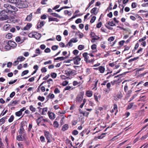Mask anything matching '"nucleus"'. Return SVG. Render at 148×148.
<instances>
[{
	"instance_id": "nucleus-1",
	"label": "nucleus",
	"mask_w": 148,
	"mask_h": 148,
	"mask_svg": "<svg viewBox=\"0 0 148 148\" xmlns=\"http://www.w3.org/2000/svg\"><path fill=\"white\" fill-rule=\"evenodd\" d=\"M10 2L14 4L19 8H26L28 5L25 0H9Z\"/></svg>"
},
{
	"instance_id": "nucleus-2",
	"label": "nucleus",
	"mask_w": 148,
	"mask_h": 148,
	"mask_svg": "<svg viewBox=\"0 0 148 148\" xmlns=\"http://www.w3.org/2000/svg\"><path fill=\"white\" fill-rule=\"evenodd\" d=\"M8 12L5 10H2L0 13V20L4 21L8 18Z\"/></svg>"
},
{
	"instance_id": "nucleus-3",
	"label": "nucleus",
	"mask_w": 148,
	"mask_h": 148,
	"mask_svg": "<svg viewBox=\"0 0 148 148\" xmlns=\"http://www.w3.org/2000/svg\"><path fill=\"white\" fill-rule=\"evenodd\" d=\"M78 40L76 38H73L69 40L68 43L65 46V47H67L68 46H69L70 47H72L73 45L72 44V43H75L77 42Z\"/></svg>"
},
{
	"instance_id": "nucleus-4",
	"label": "nucleus",
	"mask_w": 148,
	"mask_h": 148,
	"mask_svg": "<svg viewBox=\"0 0 148 148\" xmlns=\"http://www.w3.org/2000/svg\"><path fill=\"white\" fill-rule=\"evenodd\" d=\"M45 136L46 139L47 140V143H50L51 142L50 139L52 137V135L50 134L49 132L48 131L45 132Z\"/></svg>"
},
{
	"instance_id": "nucleus-5",
	"label": "nucleus",
	"mask_w": 148,
	"mask_h": 148,
	"mask_svg": "<svg viewBox=\"0 0 148 148\" xmlns=\"http://www.w3.org/2000/svg\"><path fill=\"white\" fill-rule=\"evenodd\" d=\"M119 75L116 76H115L114 78H116L114 80V82L116 84L121 82L123 80L121 79V75Z\"/></svg>"
},
{
	"instance_id": "nucleus-6",
	"label": "nucleus",
	"mask_w": 148,
	"mask_h": 148,
	"mask_svg": "<svg viewBox=\"0 0 148 148\" xmlns=\"http://www.w3.org/2000/svg\"><path fill=\"white\" fill-rule=\"evenodd\" d=\"M7 45H9L11 48H14L16 46V43L14 42L10 41L7 42Z\"/></svg>"
},
{
	"instance_id": "nucleus-7",
	"label": "nucleus",
	"mask_w": 148,
	"mask_h": 148,
	"mask_svg": "<svg viewBox=\"0 0 148 148\" xmlns=\"http://www.w3.org/2000/svg\"><path fill=\"white\" fill-rule=\"evenodd\" d=\"M23 123L22 122L21 123V125L20 127L19 130L18 131L19 134L21 135H22L25 131V130L23 128V127L24 126Z\"/></svg>"
},
{
	"instance_id": "nucleus-8",
	"label": "nucleus",
	"mask_w": 148,
	"mask_h": 148,
	"mask_svg": "<svg viewBox=\"0 0 148 148\" xmlns=\"http://www.w3.org/2000/svg\"><path fill=\"white\" fill-rule=\"evenodd\" d=\"M79 112L78 116L79 120L82 121L83 118V111L82 110L79 109Z\"/></svg>"
},
{
	"instance_id": "nucleus-9",
	"label": "nucleus",
	"mask_w": 148,
	"mask_h": 148,
	"mask_svg": "<svg viewBox=\"0 0 148 148\" xmlns=\"http://www.w3.org/2000/svg\"><path fill=\"white\" fill-rule=\"evenodd\" d=\"M4 7L7 9L8 11H11L12 10V6L10 5L8 3L5 4L4 5Z\"/></svg>"
},
{
	"instance_id": "nucleus-10",
	"label": "nucleus",
	"mask_w": 148,
	"mask_h": 148,
	"mask_svg": "<svg viewBox=\"0 0 148 148\" xmlns=\"http://www.w3.org/2000/svg\"><path fill=\"white\" fill-rule=\"evenodd\" d=\"M83 96L82 94H79L77 98L76 101L77 102H80L83 100Z\"/></svg>"
},
{
	"instance_id": "nucleus-11",
	"label": "nucleus",
	"mask_w": 148,
	"mask_h": 148,
	"mask_svg": "<svg viewBox=\"0 0 148 148\" xmlns=\"http://www.w3.org/2000/svg\"><path fill=\"white\" fill-rule=\"evenodd\" d=\"M41 36V34L39 33L34 32V37L36 39H39Z\"/></svg>"
},
{
	"instance_id": "nucleus-12",
	"label": "nucleus",
	"mask_w": 148,
	"mask_h": 148,
	"mask_svg": "<svg viewBox=\"0 0 148 148\" xmlns=\"http://www.w3.org/2000/svg\"><path fill=\"white\" fill-rule=\"evenodd\" d=\"M49 118L53 120L55 118V114L52 112H48V113Z\"/></svg>"
},
{
	"instance_id": "nucleus-13",
	"label": "nucleus",
	"mask_w": 148,
	"mask_h": 148,
	"mask_svg": "<svg viewBox=\"0 0 148 148\" xmlns=\"http://www.w3.org/2000/svg\"><path fill=\"white\" fill-rule=\"evenodd\" d=\"M101 98V95L97 94H95L94 95V99L97 102H98L100 100Z\"/></svg>"
},
{
	"instance_id": "nucleus-14",
	"label": "nucleus",
	"mask_w": 148,
	"mask_h": 148,
	"mask_svg": "<svg viewBox=\"0 0 148 148\" xmlns=\"http://www.w3.org/2000/svg\"><path fill=\"white\" fill-rule=\"evenodd\" d=\"M73 60H74V63L75 64H78V62L81 59L77 57L73 58Z\"/></svg>"
},
{
	"instance_id": "nucleus-15",
	"label": "nucleus",
	"mask_w": 148,
	"mask_h": 148,
	"mask_svg": "<svg viewBox=\"0 0 148 148\" xmlns=\"http://www.w3.org/2000/svg\"><path fill=\"white\" fill-rule=\"evenodd\" d=\"M32 26V25L31 23H28L27 24V25L24 27L23 29L25 30H28L30 29Z\"/></svg>"
},
{
	"instance_id": "nucleus-16",
	"label": "nucleus",
	"mask_w": 148,
	"mask_h": 148,
	"mask_svg": "<svg viewBox=\"0 0 148 148\" xmlns=\"http://www.w3.org/2000/svg\"><path fill=\"white\" fill-rule=\"evenodd\" d=\"M69 128V126L68 124H65L62 127L61 130L63 131H64L67 130Z\"/></svg>"
},
{
	"instance_id": "nucleus-17",
	"label": "nucleus",
	"mask_w": 148,
	"mask_h": 148,
	"mask_svg": "<svg viewBox=\"0 0 148 148\" xmlns=\"http://www.w3.org/2000/svg\"><path fill=\"white\" fill-rule=\"evenodd\" d=\"M24 138V136L21 135H19L16 137V139L18 141H23Z\"/></svg>"
},
{
	"instance_id": "nucleus-18",
	"label": "nucleus",
	"mask_w": 148,
	"mask_h": 148,
	"mask_svg": "<svg viewBox=\"0 0 148 148\" xmlns=\"http://www.w3.org/2000/svg\"><path fill=\"white\" fill-rule=\"evenodd\" d=\"M32 14L31 13L29 15H28L26 18V20L28 21H30L31 20L32 18Z\"/></svg>"
},
{
	"instance_id": "nucleus-19",
	"label": "nucleus",
	"mask_w": 148,
	"mask_h": 148,
	"mask_svg": "<svg viewBox=\"0 0 148 148\" xmlns=\"http://www.w3.org/2000/svg\"><path fill=\"white\" fill-rule=\"evenodd\" d=\"M10 25L9 24H6L4 25L3 29L5 31H7L10 28Z\"/></svg>"
},
{
	"instance_id": "nucleus-20",
	"label": "nucleus",
	"mask_w": 148,
	"mask_h": 148,
	"mask_svg": "<svg viewBox=\"0 0 148 148\" xmlns=\"http://www.w3.org/2000/svg\"><path fill=\"white\" fill-rule=\"evenodd\" d=\"M51 14L54 17H58L60 18H63V17L60 16L58 15V14L56 13H51Z\"/></svg>"
},
{
	"instance_id": "nucleus-21",
	"label": "nucleus",
	"mask_w": 148,
	"mask_h": 148,
	"mask_svg": "<svg viewBox=\"0 0 148 148\" xmlns=\"http://www.w3.org/2000/svg\"><path fill=\"white\" fill-rule=\"evenodd\" d=\"M97 8H93L90 11V12L92 13H94L95 15H96L97 14V12H96Z\"/></svg>"
},
{
	"instance_id": "nucleus-22",
	"label": "nucleus",
	"mask_w": 148,
	"mask_h": 148,
	"mask_svg": "<svg viewBox=\"0 0 148 148\" xmlns=\"http://www.w3.org/2000/svg\"><path fill=\"white\" fill-rule=\"evenodd\" d=\"M111 86V84L110 83H108L106 85V86L107 88H108V90H106V92H107L108 93H109V92L111 90L110 88Z\"/></svg>"
},
{
	"instance_id": "nucleus-23",
	"label": "nucleus",
	"mask_w": 148,
	"mask_h": 148,
	"mask_svg": "<svg viewBox=\"0 0 148 148\" xmlns=\"http://www.w3.org/2000/svg\"><path fill=\"white\" fill-rule=\"evenodd\" d=\"M25 58L22 56H20L18 57L17 58V60H18L19 62H21L25 60Z\"/></svg>"
},
{
	"instance_id": "nucleus-24",
	"label": "nucleus",
	"mask_w": 148,
	"mask_h": 148,
	"mask_svg": "<svg viewBox=\"0 0 148 148\" xmlns=\"http://www.w3.org/2000/svg\"><path fill=\"white\" fill-rule=\"evenodd\" d=\"M69 75H67V76H66L64 75H61L60 76V77L62 79H69L70 78L69 77Z\"/></svg>"
},
{
	"instance_id": "nucleus-25",
	"label": "nucleus",
	"mask_w": 148,
	"mask_h": 148,
	"mask_svg": "<svg viewBox=\"0 0 148 148\" xmlns=\"http://www.w3.org/2000/svg\"><path fill=\"white\" fill-rule=\"evenodd\" d=\"M92 95V92L90 91H87L86 93V95L88 97H91Z\"/></svg>"
},
{
	"instance_id": "nucleus-26",
	"label": "nucleus",
	"mask_w": 148,
	"mask_h": 148,
	"mask_svg": "<svg viewBox=\"0 0 148 148\" xmlns=\"http://www.w3.org/2000/svg\"><path fill=\"white\" fill-rule=\"evenodd\" d=\"M17 104V101L16 100L14 101L12 103H10L8 105V106H14Z\"/></svg>"
},
{
	"instance_id": "nucleus-27",
	"label": "nucleus",
	"mask_w": 148,
	"mask_h": 148,
	"mask_svg": "<svg viewBox=\"0 0 148 148\" xmlns=\"http://www.w3.org/2000/svg\"><path fill=\"white\" fill-rule=\"evenodd\" d=\"M99 80L96 79H95V84H94V87L92 88V89H94L95 90H96L97 89V84Z\"/></svg>"
},
{
	"instance_id": "nucleus-28",
	"label": "nucleus",
	"mask_w": 148,
	"mask_h": 148,
	"mask_svg": "<svg viewBox=\"0 0 148 148\" xmlns=\"http://www.w3.org/2000/svg\"><path fill=\"white\" fill-rule=\"evenodd\" d=\"M6 119V117H3L1 119H0V124L1 125L5 123V120Z\"/></svg>"
},
{
	"instance_id": "nucleus-29",
	"label": "nucleus",
	"mask_w": 148,
	"mask_h": 148,
	"mask_svg": "<svg viewBox=\"0 0 148 148\" xmlns=\"http://www.w3.org/2000/svg\"><path fill=\"white\" fill-rule=\"evenodd\" d=\"M66 57H58L56 58H54V60H64V59H66Z\"/></svg>"
},
{
	"instance_id": "nucleus-30",
	"label": "nucleus",
	"mask_w": 148,
	"mask_h": 148,
	"mask_svg": "<svg viewBox=\"0 0 148 148\" xmlns=\"http://www.w3.org/2000/svg\"><path fill=\"white\" fill-rule=\"evenodd\" d=\"M98 69L101 73H103L105 71V68L103 66H100Z\"/></svg>"
},
{
	"instance_id": "nucleus-31",
	"label": "nucleus",
	"mask_w": 148,
	"mask_h": 148,
	"mask_svg": "<svg viewBox=\"0 0 148 148\" xmlns=\"http://www.w3.org/2000/svg\"><path fill=\"white\" fill-rule=\"evenodd\" d=\"M70 8V7L67 6L63 7L61 8L60 9L56 10V11H57L58 12H59L61 10H62L63 9H67V8Z\"/></svg>"
},
{
	"instance_id": "nucleus-32",
	"label": "nucleus",
	"mask_w": 148,
	"mask_h": 148,
	"mask_svg": "<svg viewBox=\"0 0 148 148\" xmlns=\"http://www.w3.org/2000/svg\"><path fill=\"white\" fill-rule=\"evenodd\" d=\"M59 21V20L56 18H49V21H56V22H58Z\"/></svg>"
},
{
	"instance_id": "nucleus-33",
	"label": "nucleus",
	"mask_w": 148,
	"mask_h": 148,
	"mask_svg": "<svg viewBox=\"0 0 148 148\" xmlns=\"http://www.w3.org/2000/svg\"><path fill=\"white\" fill-rule=\"evenodd\" d=\"M38 67L37 65H35L34 66V69L35 70L32 74H35L36 73L37 71L38 70Z\"/></svg>"
},
{
	"instance_id": "nucleus-34",
	"label": "nucleus",
	"mask_w": 148,
	"mask_h": 148,
	"mask_svg": "<svg viewBox=\"0 0 148 148\" xmlns=\"http://www.w3.org/2000/svg\"><path fill=\"white\" fill-rule=\"evenodd\" d=\"M29 108L30 110L33 112H35L36 111V108H34L32 105L30 106Z\"/></svg>"
},
{
	"instance_id": "nucleus-35",
	"label": "nucleus",
	"mask_w": 148,
	"mask_h": 148,
	"mask_svg": "<svg viewBox=\"0 0 148 148\" xmlns=\"http://www.w3.org/2000/svg\"><path fill=\"white\" fill-rule=\"evenodd\" d=\"M16 41L17 42H18L19 44H21V38L20 36H18L16 37L15 38Z\"/></svg>"
},
{
	"instance_id": "nucleus-36",
	"label": "nucleus",
	"mask_w": 148,
	"mask_h": 148,
	"mask_svg": "<svg viewBox=\"0 0 148 148\" xmlns=\"http://www.w3.org/2000/svg\"><path fill=\"white\" fill-rule=\"evenodd\" d=\"M10 72V70L9 69H6L4 70L3 73H8V74H13L12 72Z\"/></svg>"
},
{
	"instance_id": "nucleus-37",
	"label": "nucleus",
	"mask_w": 148,
	"mask_h": 148,
	"mask_svg": "<svg viewBox=\"0 0 148 148\" xmlns=\"http://www.w3.org/2000/svg\"><path fill=\"white\" fill-rule=\"evenodd\" d=\"M47 108H44L42 110V115L45 114H46V112H47Z\"/></svg>"
},
{
	"instance_id": "nucleus-38",
	"label": "nucleus",
	"mask_w": 148,
	"mask_h": 148,
	"mask_svg": "<svg viewBox=\"0 0 148 148\" xmlns=\"http://www.w3.org/2000/svg\"><path fill=\"white\" fill-rule=\"evenodd\" d=\"M53 125L54 127L57 128L58 127L59 124L57 121H55L53 122Z\"/></svg>"
},
{
	"instance_id": "nucleus-39",
	"label": "nucleus",
	"mask_w": 148,
	"mask_h": 148,
	"mask_svg": "<svg viewBox=\"0 0 148 148\" xmlns=\"http://www.w3.org/2000/svg\"><path fill=\"white\" fill-rule=\"evenodd\" d=\"M134 103H131L128 104L127 107V109H131L132 107L134 106Z\"/></svg>"
},
{
	"instance_id": "nucleus-40",
	"label": "nucleus",
	"mask_w": 148,
	"mask_h": 148,
	"mask_svg": "<svg viewBox=\"0 0 148 148\" xmlns=\"http://www.w3.org/2000/svg\"><path fill=\"white\" fill-rule=\"evenodd\" d=\"M22 113L20 110L15 113V114L16 116H20L22 114Z\"/></svg>"
},
{
	"instance_id": "nucleus-41",
	"label": "nucleus",
	"mask_w": 148,
	"mask_h": 148,
	"mask_svg": "<svg viewBox=\"0 0 148 148\" xmlns=\"http://www.w3.org/2000/svg\"><path fill=\"white\" fill-rule=\"evenodd\" d=\"M12 36V34L10 33H8L6 35V38H7L10 39L11 38Z\"/></svg>"
},
{
	"instance_id": "nucleus-42",
	"label": "nucleus",
	"mask_w": 148,
	"mask_h": 148,
	"mask_svg": "<svg viewBox=\"0 0 148 148\" xmlns=\"http://www.w3.org/2000/svg\"><path fill=\"white\" fill-rule=\"evenodd\" d=\"M38 100L40 101H43L45 99V97H43L39 96L38 97Z\"/></svg>"
},
{
	"instance_id": "nucleus-43",
	"label": "nucleus",
	"mask_w": 148,
	"mask_h": 148,
	"mask_svg": "<svg viewBox=\"0 0 148 148\" xmlns=\"http://www.w3.org/2000/svg\"><path fill=\"white\" fill-rule=\"evenodd\" d=\"M90 35L93 38H97V37H99L96 35L94 33L91 32L90 34Z\"/></svg>"
},
{
	"instance_id": "nucleus-44",
	"label": "nucleus",
	"mask_w": 148,
	"mask_h": 148,
	"mask_svg": "<svg viewBox=\"0 0 148 148\" xmlns=\"http://www.w3.org/2000/svg\"><path fill=\"white\" fill-rule=\"evenodd\" d=\"M100 38V37H97L96 38H92L91 39V42L92 43H94L95 42V40H98Z\"/></svg>"
},
{
	"instance_id": "nucleus-45",
	"label": "nucleus",
	"mask_w": 148,
	"mask_h": 148,
	"mask_svg": "<svg viewBox=\"0 0 148 148\" xmlns=\"http://www.w3.org/2000/svg\"><path fill=\"white\" fill-rule=\"evenodd\" d=\"M58 46L57 45H55L52 46L51 47V49L53 51L56 50L58 49Z\"/></svg>"
},
{
	"instance_id": "nucleus-46",
	"label": "nucleus",
	"mask_w": 148,
	"mask_h": 148,
	"mask_svg": "<svg viewBox=\"0 0 148 148\" xmlns=\"http://www.w3.org/2000/svg\"><path fill=\"white\" fill-rule=\"evenodd\" d=\"M50 94L49 95H48L46 97V98H49V97L51 99H52L54 98L55 96L53 94H52L50 96Z\"/></svg>"
},
{
	"instance_id": "nucleus-47",
	"label": "nucleus",
	"mask_w": 148,
	"mask_h": 148,
	"mask_svg": "<svg viewBox=\"0 0 148 148\" xmlns=\"http://www.w3.org/2000/svg\"><path fill=\"white\" fill-rule=\"evenodd\" d=\"M77 34L80 38H82L83 35L82 33L80 32H78L77 33Z\"/></svg>"
},
{
	"instance_id": "nucleus-48",
	"label": "nucleus",
	"mask_w": 148,
	"mask_h": 148,
	"mask_svg": "<svg viewBox=\"0 0 148 148\" xmlns=\"http://www.w3.org/2000/svg\"><path fill=\"white\" fill-rule=\"evenodd\" d=\"M14 116L13 115H11V116L10 118V119H8V122H12V121L14 120Z\"/></svg>"
},
{
	"instance_id": "nucleus-49",
	"label": "nucleus",
	"mask_w": 148,
	"mask_h": 148,
	"mask_svg": "<svg viewBox=\"0 0 148 148\" xmlns=\"http://www.w3.org/2000/svg\"><path fill=\"white\" fill-rule=\"evenodd\" d=\"M34 32H32L29 34L28 35V36L29 37L32 38V37H34Z\"/></svg>"
},
{
	"instance_id": "nucleus-50",
	"label": "nucleus",
	"mask_w": 148,
	"mask_h": 148,
	"mask_svg": "<svg viewBox=\"0 0 148 148\" xmlns=\"http://www.w3.org/2000/svg\"><path fill=\"white\" fill-rule=\"evenodd\" d=\"M138 58H139V57H136L134 58H133L129 60V62H132L133 61H134L135 60H136L137 59H138Z\"/></svg>"
},
{
	"instance_id": "nucleus-51",
	"label": "nucleus",
	"mask_w": 148,
	"mask_h": 148,
	"mask_svg": "<svg viewBox=\"0 0 148 148\" xmlns=\"http://www.w3.org/2000/svg\"><path fill=\"white\" fill-rule=\"evenodd\" d=\"M106 134V133H103L102 134L101 136H98V139L102 138L104 136H103V135Z\"/></svg>"
},
{
	"instance_id": "nucleus-52",
	"label": "nucleus",
	"mask_w": 148,
	"mask_h": 148,
	"mask_svg": "<svg viewBox=\"0 0 148 148\" xmlns=\"http://www.w3.org/2000/svg\"><path fill=\"white\" fill-rule=\"evenodd\" d=\"M41 70L42 73L45 72L47 71V69L45 67L42 68Z\"/></svg>"
},
{
	"instance_id": "nucleus-53",
	"label": "nucleus",
	"mask_w": 148,
	"mask_h": 148,
	"mask_svg": "<svg viewBox=\"0 0 148 148\" xmlns=\"http://www.w3.org/2000/svg\"><path fill=\"white\" fill-rule=\"evenodd\" d=\"M56 39L58 41H61V36L60 35H57L56 37Z\"/></svg>"
},
{
	"instance_id": "nucleus-54",
	"label": "nucleus",
	"mask_w": 148,
	"mask_h": 148,
	"mask_svg": "<svg viewBox=\"0 0 148 148\" xmlns=\"http://www.w3.org/2000/svg\"><path fill=\"white\" fill-rule=\"evenodd\" d=\"M116 96L117 98H118L119 99H121L123 97V95L121 93H120L118 94Z\"/></svg>"
},
{
	"instance_id": "nucleus-55",
	"label": "nucleus",
	"mask_w": 148,
	"mask_h": 148,
	"mask_svg": "<svg viewBox=\"0 0 148 148\" xmlns=\"http://www.w3.org/2000/svg\"><path fill=\"white\" fill-rule=\"evenodd\" d=\"M96 19V17L95 16H93L92 17V18L91 19L90 21V22L91 23H93L95 20Z\"/></svg>"
},
{
	"instance_id": "nucleus-56",
	"label": "nucleus",
	"mask_w": 148,
	"mask_h": 148,
	"mask_svg": "<svg viewBox=\"0 0 148 148\" xmlns=\"http://www.w3.org/2000/svg\"><path fill=\"white\" fill-rule=\"evenodd\" d=\"M68 82L67 81H64L62 83V85L63 86H66L68 84Z\"/></svg>"
},
{
	"instance_id": "nucleus-57",
	"label": "nucleus",
	"mask_w": 148,
	"mask_h": 148,
	"mask_svg": "<svg viewBox=\"0 0 148 148\" xmlns=\"http://www.w3.org/2000/svg\"><path fill=\"white\" fill-rule=\"evenodd\" d=\"M80 84V82H77L76 81H74L73 82V85L74 86H75L77 85L78 84Z\"/></svg>"
},
{
	"instance_id": "nucleus-58",
	"label": "nucleus",
	"mask_w": 148,
	"mask_h": 148,
	"mask_svg": "<svg viewBox=\"0 0 148 148\" xmlns=\"http://www.w3.org/2000/svg\"><path fill=\"white\" fill-rule=\"evenodd\" d=\"M113 109L114 110H116L117 112H118L117 110V106L116 104H114L113 105Z\"/></svg>"
},
{
	"instance_id": "nucleus-59",
	"label": "nucleus",
	"mask_w": 148,
	"mask_h": 148,
	"mask_svg": "<svg viewBox=\"0 0 148 148\" xmlns=\"http://www.w3.org/2000/svg\"><path fill=\"white\" fill-rule=\"evenodd\" d=\"M78 134V132L76 130H74L72 132V134L75 135H77Z\"/></svg>"
},
{
	"instance_id": "nucleus-60",
	"label": "nucleus",
	"mask_w": 148,
	"mask_h": 148,
	"mask_svg": "<svg viewBox=\"0 0 148 148\" xmlns=\"http://www.w3.org/2000/svg\"><path fill=\"white\" fill-rule=\"evenodd\" d=\"M60 92V91L58 88H56L54 90V92L55 94L59 93Z\"/></svg>"
},
{
	"instance_id": "nucleus-61",
	"label": "nucleus",
	"mask_w": 148,
	"mask_h": 148,
	"mask_svg": "<svg viewBox=\"0 0 148 148\" xmlns=\"http://www.w3.org/2000/svg\"><path fill=\"white\" fill-rule=\"evenodd\" d=\"M108 24L112 26L116 25L115 24L113 23L112 21L109 22Z\"/></svg>"
},
{
	"instance_id": "nucleus-62",
	"label": "nucleus",
	"mask_w": 148,
	"mask_h": 148,
	"mask_svg": "<svg viewBox=\"0 0 148 148\" xmlns=\"http://www.w3.org/2000/svg\"><path fill=\"white\" fill-rule=\"evenodd\" d=\"M79 51L77 50H75L73 51V54L75 55L76 56L77 55Z\"/></svg>"
},
{
	"instance_id": "nucleus-63",
	"label": "nucleus",
	"mask_w": 148,
	"mask_h": 148,
	"mask_svg": "<svg viewBox=\"0 0 148 148\" xmlns=\"http://www.w3.org/2000/svg\"><path fill=\"white\" fill-rule=\"evenodd\" d=\"M40 139L42 142H43L45 141V137L43 136H41L40 137Z\"/></svg>"
},
{
	"instance_id": "nucleus-64",
	"label": "nucleus",
	"mask_w": 148,
	"mask_h": 148,
	"mask_svg": "<svg viewBox=\"0 0 148 148\" xmlns=\"http://www.w3.org/2000/svg\"><path fill=\"white\" fill-rule=\"evenodd\" d=\"M97 48V46L95 44L92 45L91 46V48L92 49L94 50L96 49Z\"/></svg>"
}]
</instances>
